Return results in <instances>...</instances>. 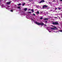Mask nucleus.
Returning a JSON list of instances; mask_svg holds the SVG:
<instances>
[{
	"mask_svg": "<svg viewBox=\"0 0 62 62\" xmlns=\"http://www.w3.org/2000/svg\"><path fill=\"white\" fill-rule=\"evenodd\" d=\"M48 7V6L46 5H44L43 6L42 8H47Z\"/></svg>",
	"mask_w": 62,
	"mask_h": 62,
	"instance_id": "4",
	"label": "nucleus"
},
{
	"mask_svg": "<svg viewBox=\"0 0 62 62\" xmlns=\"http://www.w3.org/2000/svg\"><path fill=\"white\" fill-rule=\"evenodd\" d=\"M52 23V24H54V25H55L56 24H59V23L57 21L55 22H53Z\"/></svg>",
	"mask_w": 62,
	"mask_h": 62,
	"instance_id": "2",
	"label": "nucleus"
},
{
	"mask_svg": "<svg viewBox=\"0 0 62 62\" xmlns=\"http://www.w3.org/2000/svg\"><path fill=\"white\" fill-rule=\"evenodd\" d=\"M59 31L61 32H62V30H60Z\"/></svg>",
	"mask_w": 62,
	"mask_h": 62,
	"instance_id": "18",
	"label": "nucleus"
},
{
	"mask_svg": "<svg viewBox=\"0 0 62 62\" xmlns=\"http://www.w3.org/2000/svg\"><path fill=\"white\" fill-rule=\"evenodd\" d=\"M45 2V1L43 0H41L39 2V3L40 4V3H43Z\"/></svg>",
	"mask_w": 62,
	"mask_h": 62,
	"instance_id": "5",
	"label": "nucleus"
},
{
	"mask_svg": "<svg viewBox=\"0 0 62 62\" xmlns=\"http://www.w3.org/2000/svg\"><path fill=\"white\" fill-rule=\"evenodd\" d=\"M37 13H38V14H39V11H37Z\"/></svg>",
	"mask_w": 62,
	"mask_h": 62,
	"instance_id": "14",
	"label": "nucleus"
},
{
	"mask_svg": "<svg viewBox=\"0 0 62 62\" xmlns=\"http://www.w3.org/2000/svg\"><path fill=\"white\" fill-rule=\"evenodd\" d=\"M48 19H49V18H45V19H44L43 20H48Z\"/></svg>",
	"mask_w": 62,
	"mask_h": 62,
	"instance_id": "9",
	"label": "nucleus"
},
{
	"mask_svg": "<svg viewBox=\"0 0 62 62\" xmlns=\"http://www.w3.org/2000/svg\"><path fill=\"white\" fill-rule=\"evenodd\" d=\"M28 13H31V12H28Z\"/></svg>",
	"mask_w": 62,
	"mask_h": 62,
	"instance_id": "12",
	"label": "nucleus"
},
{
	"mask_svg": "<svg viewBox=\"0 0 62 62\" xmlns=\"http://www.w3.org/2000/svg\"><path fill=\"white\" fill-rule=\"evenodd\" d=\"M25 3H23V4H22V5L23 6H24V5H25Z\"/></svg>",
	"mask_w": 62,
	"mask_h": 62,
	"instance_id": "10",
	"label": "nucleus"
},
{
	"mask_svg": "<svg viewBox=\"0 0 62 62\" xmlns=\"http://www.w3.org/2000/svg\"><path fill=\"white\" fill-rule=\"evenodd\" d=\"M52 27H55V26H52Z\"/></svg>",
	"mask_w": 62,
	"mask_h": 62,
	"instance_id": "22",
	"label": "nucleus"
},
{
	"mask_svg": "<svg viewBox=\"0 0 62 62\" xmlns=\"http://www.w3.org/2000/svg\"><path fill=\"white\" fill-rule=\"evenodd\" d=\"M57 9V8H55V10H56V9Z\"/></svg>",
	"mask_w": 62,
	"mask_h": 62,
	"instance_id": "21",
	"label": "nucleus"
},
{
	"mask_svg": "<svg viewBox=\"0 0 62 62\" xmlns=\"http://www.w3.org/2000/svg\"><path fill=\"white\" fill-rule=\"evenodd\" d=\"M51 28L53 30H57V28L55 27L54 28Z\"/></svg>",
	"mask_w": 62,
	"mask_h": 62,
	"instance_id": "3",
	"label": "nucleus"
},
{
	"mask_svg": "<svg viewBox=\"0 0 62 62\" xmlns=\"http://www.w3.org/2000/svg\"><path fill=\"white\" fill-rule=\"evenodd\" d=\"M35 23H36L37 25H41V26H43V25H45V26H46V25H45V24H44V23H38V22H35Z\"/></svg>",
	"mask_w": 62,
	"mask_h": 62,
	"instance_id": "1",
	"label": "nucleus"
},
{
	"mask_svg": "<svg viewBox=\"0 0 62 62\" xmlns=\"http://www.w3.org/2000/svg\"><path fill=\"white\" fill-rule=\"evenodd\" d=\"M58 9H59V10L61 9V8H60V7H58Z\"/></svg>",
	"mask_w": 62,
	"mask_h": 62,
	"instance_id": "13",
	"label": "nucleus"
},
{
	"mask_svg": "<svg viewBox=\"0 0 62 62\" xmlns=\"http://www.w3.org/2000/svg\"><path fill=\"white\" fill-rule=\"evenodd\" d=\"M18 6H20V5H21V3H19V4H18Z\"/></svg>",
	"mask_w": 62,
	"mask_h": 62,
	"instance_id": "11",
	"label": "nucleus"
},
{
	"mask_svg": "<svg viewBox=\"0 0 62 62\" xmlns=\"http://www.w3.org/2000/svg\"><path fill=\"white\" fill-rule=\"evenodd\" d=\"M27 10V8H24V11H26Z\"/></svg>",
	"mask_w": 62,
	"mask_h": 62,
	"instance_id": "7",
	"label": "nucleus"
},
{
	"mask_svg": "<svg viewBox=\"0 0 62 62\" xmlns=\"http://www.w3.org/2000/svg\"><path fill=\"white\" fill-rule=\"evenodd\" d=\"M31 11H32V13L34 12V9H31Z\"/></svg>",
	"mask_w": 62,
	"mask_h": 62,
	"instance_id": "6",
	"label": "nucleus"
},
{
	"mask_svg": "<svg viewBox=\"0 0 62 62\" xmlns=\"http://www.w3.org/2000/svg\"><path fill=\"white\" fill-rule=\"evenodd\" d=\"M18 8L19 9L20 8V7H18Z\"/></svg>",
	"mask_w": 62,
	"mask_h": 62,
	"instance_id": "15",
	"label": "nucleus"
},
{
	"mask_svg": "<svg viewBox=\"0 0 62 62\" xmlns=\"http://www.w3.org/2000/svg\"><path fill=\"white\" fill-rule=\"evenodd\" d=\"M28 10H29V11L30 10V9H29Z\"/></svg>",
	"mask_w": 62,
	"mask_h": 62,
	"instance_id": "24",
	"label": "nucleus"
},
{
	"mask_svg": "<svg viewBox=\"0 0 62 62\" xmlns=\"http://www.w3.org/2000/svg\"><path fill=\"white\" fill-rule=\"evenodd\" d=\"M33 15H34V16H35L36 15H35V14H33Z\"/></svg>",
	"mask_w": 62,
	"mask_h": 62,
	"instance_id": "17",
	"label": "nucleus"
},
{
	"mask_svg": "<svg viewBox=\"0 0 62 62\" xmlns=\"http://www.w3.org/2000/svg\"><path fill=\"white\" fill-rule=\"evenodd\" d=\"M61 1H62V0H60Z\"/></svg>",
	"mask_w": 62,
	"mask_h": 62,
	"instance_id": "23",
	"label": "nucleus"
},
{
	"mask_svg": "<svg viewBox=\"0 0 62 62\" xmlns=\"http://www.w3.org/2000/svg\"><path fill=\"white\" fill-rule=\"evenodd\" d=\"M41 20H42V19H43V18L42 17H41L40 18Z\"/></svg>",
	"mask_w": 62,
	"mask_h": 62,
	"instance_id": "16",
	"label": "nucleus"
},
{
	"mask_svg": "<svg viewBox=\"0 0 62 62\" xmlns=\"http://www.w3.org/2000/svg\"><path fill=\"white\" fill-rule=\"evenodd\" d=\"M55 18H57V17H55Z\"/></svg>",
	"mask_w": 62,
	"mask_h": 62,
	"instance_id": "25",
	"label": "nucleus"
},
{
	"mask_svg": "<svg viewBox=\"0 0 62 62\" xmlns=\"http://www.w3.org/2000/svg\"><path fill=\"white\" fill-rule=\"evenodd\" d=\"M7 5H9V4H10V2H7Z\"/></svg>",
	"mask_w": 62,
	"mask_h": 62,
	"instance_id": "8",
	"label": "nucleus"
},
{
	"mask_svg": "<svg viewBox=\"0 0 62 62\" xmlns=\"http://www.w3.org/2000/svg\"><path fill=\"white\" fill-rule=\"evenodd\" d=\"M11 12H13V10H11Z\"/></svg>",
	"mask_w": 62,
	"mask_h": 62,
	"instance_id": "20",
	"label": "nucleus"
},
{
	"mask_svg": "<svg viewBox=\"0 0 62 62\" xmlns=\"http://www.w3.org/2000/svg\"><path fill=\"white\" fill-rule=\"evenodd\" d=\"M0 2H1V0H0Z\"/></svg>",
	"mask_w": 62,
	"mask_h": 62,
	"instance_id": "28",
	"label": "nucleus"
},
{
	"mask_svg": "<svg viewBox=\"0 0 62 62\" xmlns=\"http://www.w3.org/2000/svg\"><path fill=\"white\" fill-rule=\"evenodd\" d=\"M62 18V14L61 15Z\"/></svg>",
	"mask_w": 62,
	"mask_h": 62,
	"instance_id": "26",
	"label": "nucleus"
},
{
	"mask_svg": "<svg viewBox=\"0 0 62 62\" xmlns=\"http://www.w3.org/2000/svg\"><path fill=\"white\" fill-rule=\"evenodd\" d=\"M45 22L46 23H47V21H46Z\"/></svg>",
	"mask_w": 62,
	"mask_h": 62,
	"instance_id": "19",
	"label": "nucleus"
},
{
	"mask_svg": "<svg viewBox=\"0 0 62 62\" xmlns=\"http://www.w3.org/2000/svg\"><path fill=\"white\" fill-rule=\"evenodd\" d=\"M53 2H54V0H53Z\"/></svg>",
	"mask_w": 62,
	"mask_h": 62,
	"instance_id": "27",
	"label": "nucleus"
}]
</instances>
